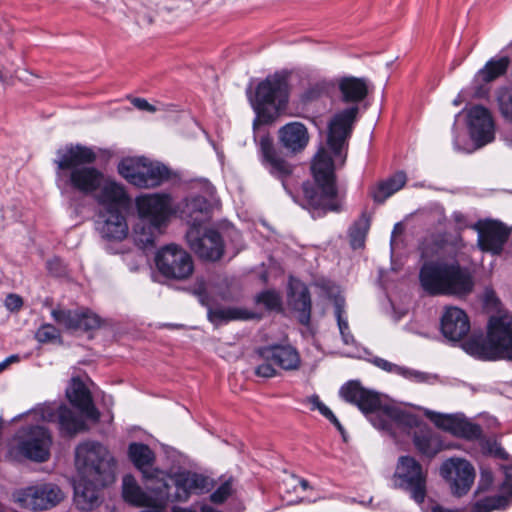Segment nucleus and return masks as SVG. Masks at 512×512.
<instances>
[{"label":"nucleus","mask_w":512,"mask_h":512,"mask_svg":"<svg viewBox=\"0 0 512 512\" xmlns=\"http://www.w3.org/2000/svg\"><path fill=\"white\" fill-rule=\"evenodd\" d=\"M51 444V435L43 426L22 427L11 440L7 457L13 461L45 462L50 456Z\"/></svg>","instance_id":"10"},{"label":"nucleus","mask_w":512,"mask_h":512,"mask_svg":"<svg viewBox=\"0 0 512 512\" xmlns=\"http://www.w3.org/2000/svg\"><path fill=\"white\" fill-rule=\"evenodd\" d=\"M340 396L346 402L356 405L375 428L393 436H396L397 430L408 432L419 426L418 416L383 400L379 393L364 388L359 381L344 384Z\"/></svg>","instance_id":"2"},{"label":"nucleus","mask_w":512,"mask_h":512,"mask_svg":"<svg viewBox=\"0 0 512 512\" xmlns=\"http://www.w3.org/2000/svg\"><path fill=\"white\" fill-rule=\"evenodd\" d=\"M413 444L416 450L428 459H433L446 448L441 436L428 427H421L414 433Z\"/></svg>","instance_id":"29"},{"label":"nucleus","mask_w":512,"mask_h":512,"mask_svg":"<svg viewBox=\"0 0 512 512\" xmlns=\"http://www.w3.org/2000/svg\"><path fill=\"white\" fill-rule=\"evenodd\" d=\"M128 454L133 464L143 473L146 479H156L159 483L158 486L164 488L169 487V482L166 480V474L160 470H151L155 460L154 452L149 446L143 443H131L129 445Z\"/></svg>","instance_id":"23"},{"label":"nucleus","mask_w":512,"mask_h":512,"mask_svg":"<svg viewBox=\"0 0 512 512\" xmlns=\"http://www.w3.org/2000/svg\"><path fill=\"white\" fill-rule=\"evenodd\" d=\"M308 402L311 404L312 410H317L318 407L322 404L318 395H312L308 398Z\"/></svg>","instance_id":"54"},{"label":"nucleus","mask_w":512,"mask_h":512,"mask_svg":"<svg viewBox=\"0 0 512 512\" xmlns=\"http://www.w3.org/2000/svg\"><path fill=\"white\" fill-rule=\"evenodd\" d=\"M167 482L170 481L175 486L174 495L170 494V501H179L185 502L189 499L191 494H194L191 488V484L188 483L189 480L186 471L175 473L174 475L167 476Z\"/></svg>","instance_id":"38"},{"label":"nucleus","mask_w":512,"mask_h":512,"mask_svg":"<svg viewBox=\"0 0 512 512\" xmlns=\"http://www.w3.org/2000/svg\"><path fill=\"white\" fill-rule=\"evenodd\" d=\"M325 418L329 421L334 418V413L322 402V404L317 409Z\"/></svg>","instance_id":"53"},{"label":"nucleus","mask_w":512,"mask_h":512,"mask_svg":"<svg viewBox=\"0 0 512 512\" xmlns=\"http://www.w3.org/2000/svg\"><path fill=\"white\" fill-rule=\"evenodd\" d=\"M290 305L297 312L298 321L308 325L311 318V298L309 290L302 287L300 291H292L290 294Z\"/></svg>","instance_id":"36"},{"label":"nucleus","mask_w":512,"mask_h":512,"mask_svg":"<svg viewBox=\"0 0 512 512\" xmlns=\"http://www.w3.org/2000/svg\"><path fill=\"white\" fill-rule=\"evenodd\" d=\"M430 419L438 428L455 437L470 441L482 437L481 427L478 424L471 423L461 415L433 413Z\"/></svg>","instance_id":"21"},{"label":"nucleus","mask_w":512,"mask_h":512,"mask_svg":"<svg viewBox=\"0 0 512 512\" xmlns=\"http://www.w3.org/2000/svg\"><path fill=\"white\" fill-rule=\"evenodd\" d=\"M14 498L23 509L47 510L63 499V493L56 485L42 484L20 489L14 493Z\"/></svg>","instance_id":"16"},{"label":"nucleus","mask_w":512,"mask_h":512,"mask_svg":"<svg viewBox=\"0 0 512 512\" xmlns=\"http://www.w3.org/2000/svg\"><path fill=\"white\" fill-rule=\"evenodd\" d=\"M509 65L510 59L507 56L492 58L476 73L473 82L475 84L490 83L504 75Z\"/></svg>","instance_id":"35"},{"label":"nucleus","mask_w":512,"mask_h":512,"mask_svg":"<svg viewBox=\"0 0 512 512\" xmlns=\"http://www.w3.org/2000/svg\"><path fill=\"white\" fill-rule=\"evenodd\" d=\"M96 225L101 236L112 241L124 240L129 232L126 218L119 209H102Z\"/></svg>","instance_id":"22"},{"label":"nucleus","mask_w":512,"mask_h":512,"mask_svg":"<svg viewBox=\"0 0 512 512\" xmlns=\"http://www.w3.org/2000/svg\"><path fill=\"white\" fill-rule=\"evenodd\" d=\"M288 97V75L285 72H276L259 82L250 100L258 117L264 122H271L286 106Z\"/></svg>","instance_id":"9"},{"label":"nucleus","mask_w":512,"mask_h":512,"mask_svg":"<svg viewBox=\"0 0 512 512\" xmlns=\"http://www.w3.org/2000/svg\"><path fill=\"white\" fill-rule=\"evenodd\" d=\"M155 264L162 276L173 280H186L194 272L191 255L176 244L161 248L155 257Z\"/></svg>","instance_id":"13"},{"label":"nucleus","mask_w":512,"mask_h":512,"mask_svg":"<svg viewBox=\"0 0 512 512\" xmlns=\"http://www.w3.org/2000/svg\"><path fill=\"white\" fill-rule=\"evenodd\" d=\"M258 356L264 361H272L286 371L300 368L301 357L297 349L291 345H269L257 349Z\"/></svg>","instance_id":"24"},{"label":"nucleus","mask_w":512,"mask_h":512,"mask_svg":"<svg viewBox=\"0 0 512 512\" xmlns=\"http://www.w3.org/2000/svg\"><path fill=\"white\" fill-rule=\"evenodd\" d=\"M321 91L322 89L320 88L319 85H315L311 88H309L306 92H305V99L307 100H313V99H316L320 96L321 94Z\"/></svg>","instance_id":"52"},{"label":"nucleus","mask_w":512,"mask_h":512,"mask_svg":"<svg viewBox=\"0 0 512 512\" xmlns=\"http://www.w3.org/2000/svg\"><path fill=\"white\" fill-rule=\"evenodd\" d=\"M478 231V246L484 252L499 255L507 242L511 230L500 221L486 220L475 226Z\"/></svg>","instance_id":"18"},{"label":"nucleus","mask_w":512,"mask_h":512,"mask_svg":"<svg viewBox=\"0 0 512 512\" xmlns=\"http://www.w3.org/2000/svg\"><path fill=\"white\" fill-rule=\"evenodd\" d=\"M131 102L134 105V107H136L137 109L142 110V111H148V112L154 113L157 110L155 106L150 104L144 98H133Z\"/></svg>","instance_id":"51"},{"label":"nucleus","mask_w":512,"mask_h":512,"mask_svg":"<svg viewBox=\"0 0 512 512\" xmlns=\"http://www.w3.org/2000/svg\"><path fill=\"white\" fill-rule=\"evenodd\" d=\"M119 174L130 184L139 188H154L168 179V169L148 159L125 158L118 165Z\"/></svg>","instance_id":"11"},{"label":"nucleus","mask_w":512,"mask_h":512,"mask_svg":"<svg viewBox=\"0 0 512 512\" xmlns=\"http://www.w3.org/2000/svg\"><path fill=\"white\" fill-rule=\"evenodd\" d=\"M466 349L479 359L512 361V315L490 317L486 338L469 341Z\"/></svg>","instance_id":"8"},{"label":"nucleus","mask_w":512,"mask_h":512,"mask_svg":"<svg viewBox=\"0 0 512 512\" xmlns=\"http://www.w3.org/2000/svg\"><path fill=\"white\" fill-rule=\"evenodd\" d=\"M190 249L202 260L217 261L224 254V242L215 229L190 227L186 233Z\"/></svg>","instance_id":"15"},{"label":"nucleus","mask_w":512,"mask_h":512,"mask_svg":"<svg viewBox=\"0 0 512 512\" xmlns=\"http://www.w3.org/2000/svg\"><path fill=\"white\" fill-rule=\"evenodd\" d=\"M209 212V201L200 195L186 199L181 211L182 216L187 219L190 227H200V224L208 219Z\"/></svg>","instance_id":"32"},{"label":"nucleus","mask_w":512,"mask_h":512,"mask_svg":"<svg viewBox=\"0 0 512 512\" xmlns=\"http://www.w3.org/2000/svg\"><path fill=\"white\" fill-rule=\"evenodd\" d=\"M432 512H459L457 510L448 509L440 505H436L432 508Z\"/></svg>","instance_id":"59"},{"label":"nucleus","mask_w":512,"mask_h":512,"mask_svg":"<svg viewBox=\"0 0 512 512\" xmlns=\"http://www.w3.org/2000/svg\"><path fill=\"white\" fill-rule=\"evenodd\" d=\"M369 228L370 218L363 213L349 230L350 244L353 249L362 248L364 246Z\"/></svg>","instance_id":"39"},{"label":"nucleus","mask_w":512,"mask_h":512,"mask_svg":"<svg viewBox=\"0 0 512 512\" xmlns=\"http://www.w3.org/2000/svg\"><path fill=\"white\" fill-rule=\"evenodd\" d=\"M280 144L292 153L302 151L308 144L309 134L304 124L290 122L278 131Z\"/></svg>","instance_id":"28"},{"label":"nucleus","mask_w":512,"mask_h":512,"mask_svg":"<svg viewBox=\"0 0 512 512\" xmlns=\"http://www.w3.org/2000/svg\"><path fill=\"white\" fill-rule=\"evenodd\" d=\"M57 180L83 194L97 191L104 179L103 173L92 164L97 155L90 147L70 144L57 150Z\"/></svg>","instance_id":"3"},{"label":"nucleus","mask_w":512,"mask_h":512,"mask_svg":"<svg viewBox=\"0 0 512 512\" xmlns=\"http://www.w3.org/2000/svg\"><path fill=\"white\" fill-rule=\"evenodd\" d=\"M470 330V322L466 313L457 307L446 308L441 318V331L451 341H459Z\"/></svg>","instance_id":"26"},{"label":"nucleus","mask_w":512,"mask_h":512,"mask_svg":"<svg viewBox=\"0 0 512 512\" xmlns=\"http://www.w3.org/2000/svg\"><path fill=\"white\" fill-rule=\"evenodd\" d=\"M440 475L448 483L451 493L461 497L471 489L475 480V469L466 459L451 457L440 466Z\"/></svg>","instance_id":"14"},{"label":"nucleus","mask_w":512,"mask_h":512,"mask_svg":"<svg viewBox=\"0 0 512 512\" xmlns=\"http://www.w3.org/2000/svg\"><path fill=\"white\" fill-rule=\"evenodd\" d=\"M261 163L268 172L282 182L284 189L292 195L288 187V179L292 175L293 166L276 151L270 136H262L259 142Z\"/></svg>","instance_id":"17"},{"label":"nucleus","mask_w":512,"mask_h":512,"mask_svg":"<svg viewBox=\"0 0 512 512\" xmlns=\"http://www.w3.org/2000/svg\"><path fill=\"white\" fill-rule=\"evenodd\" d=\"M17 356H10L0 363V372H2L11 362L16 361Z\"/></svg>","instance_id":"57"},{"label":"nucleus","mask_w":512,"mask_h":512,"mask_svg":"<svg viewBox=\"0 0 512 512\" xmlns=\"http://www.w3.org/2000/svg\"><path fill=\"white\" fill-rule=\"evenodd\" d=\"M469 134L477 148L492 142L495 126L490 111L480 105L473 106L467 114Z\"/></svg>","instance_id":"19"},{"label":"nucleus","mask_w":512,"mask_h":512,"mask_svg":"<svg viewBox=\"0 0 512 512\" xmlns=\"http://www.w3.org/2000/svg\"><path fill=\"white\" fill-rule=\"evenodd\" d=\"M66 396L70 403L82 411L88 418L98 420L99 412L92 402V397L79 378H73L66 389Z\"/></svg>","instance_id":"27"},{"label":"nucleus","mask_w":512,"mask_h":512,"mask_svg":"<svg viewBox=\"0 0 512 512\" xmlns=\"http://www.w3.org/2000/svg\"><path fill=\"white\" fill-rule=\"evenodd\" d=\"M343 312H344V310H343L342 305L339 302H337L336 303L335 313H336L338 327H339V330H340L343 342L346 345H349V344H352L354 342V338H353V335L351 334V332L349 330V326H348L347 320L343 319V317H342Z\"/></svg>","instance_id":"43"},{"label":"nucleus","mask_w":512,"mask_h":512,"mask_svg":"<svg viewBox=\"0 0 512 512\" xmlns=\"http://www.w3.org/2000/svg\"><path fill=\"white\" fill-rule=\"evenodd\" d=\"M406 181L407 176L403 171L396 172L371 187L370 195L374 202L382 204L393 194L401 190L405 186Z\"/></svg>","instance_id":"31"},{"label":"nucleus","mask_w":512,"mask_h":512,"mask_svg":"<svg viewBox=\"0 0 512 512\" xmlns=\"http://www.w3.org/2000/svg\"><path fill=\"white\" fill-rule=\"evenodd\" d=\"M371 362L378 368L390 372L395 373L399 375V372L401 371V366H398L394 363L389 362L388 360H385L380 357H375L371 360Z\"/></svg>","instance_id":"49"},{"label":"nucleus","mask_w":512,"mask_h":512,"mask_svg":"<svg viewBox=\"0 0 512 512\" xmlns=\"http://www.w3.org/2000/svg\"><path fill=\"white\" fill-rule=\"evenodd\" d=\"M498 104L502 116L512 122V90L502 91L498 96Z\"/></svg>","instance_id":"45"},{"label":"nucleus","mask_w":512,"mask_h":512,"mask_svg":"<svg viewBox=\"0 0 512 512\" xmlns=\"http://www.w3.org/2000/svg\"><path fill=\"white\" fill-rule=\"evenodd\" d=\"M233 479L230 477L210 495V501L215 504H222L233 493Z\"/></svg>","instance_id":"41"},{"label":"nucleus","mask_w":512,"mask_h":512,"mask_svg":"<svg viewBox=\"0 0 512 512\" xmlns=\"http://www.w3.org/2000/svg\"><path fill=\"white\" fill-rule=\"evenodd\" d=\"M337 87L339 100L347 104V107L338 110L328 124L327 144L335 156L340 155L347 144L359 113V104L366 99L370 91L367 79L354 76L340 78Z\"/></svg>","instance_id":"4"},{"label":"nucleus","mask_w":512,"mask_h":512,"mask_svg":"<svg viewBox=\"0 0 512 512\" xmlns=\"http://www.w3.org/2000/svg\"><path fill=\"white\" fill-rule=\"evenodd\" d=\"M422 288L430 295L466 296L474 288L470 271L458 261H426L419 273Z\"/></svg>","instance_id":"6"},{"label":"nucleus","mask_w":512,"mask_h":512,"mask_svg":"<svg viewBox=\"0 0 512 512\" xmlns=\"http://www.w3.org/2000/svg\"><path fill=\"white\" fill-rule=\"evenodd\" d=\"M57 417L61 431L68 435L76 434L84 429L83 420L65 405L57 408Z\"/></svg>","instance_id":"37"},{"label":"nucleus","mask_w":512,"mask_h":512,"mask_svg":"<svg viewBox=\"0 0 512 512\" xmlns=\"http://www.w3.org/2000/svg\"><path fill=\"white\" fill-rule=\"evenodd\" d=\"M330 422L337 428V430L342 434L344 435L345 433V429L344 427L342 426V424L339 422V420L337 419L336 416H334V418H332L330 420Z\"/></svg>","instance_id":"58"},{"label":"nucleus","mask_w":512,"mask_h":512,"mask_svg":"<svg viewBox=\"0 0 512 512\" xmlns=\"http://www.w3.org/2000/svg\"><path fill=\"white\" fill-rule=\"evenodd\" d=\"M299 484L304 490L309 488V482L305 479H299Z\"/></svg>","instance_id":"60"},{"label":"nucleus","mask_w":512,"mask_h":512,"mask_svg":"<svg viewBox=\"0 0 512 512\" xmlns=\"http://www.w3.org/2000/svg\"><path fill=\"white\" fill-rule=\"evenodd\" d=\"M292 197H293V199H294V202H298V200L296 199V197H295V196H293V195H292Z\"/></svg>","instance_id":"61"},{"label":"nucleus","mask_w":512,"mask_h":512,"mask_svg":"<svg viewBox=\"0 0 512 512\" xmlns=\"http://www.w3.org/2000/svg\"><path fill=\"white\" fill-rule=\"evenodd\" d=\"M99 189L96 200L103 209L121 210L126 205L128 197L123 186L119 183L107 180L104 183L102 182Z\"/></svg>","instance_id":"30"},{"label":"nucleus","mask_w":512,"mask_h":512,"mask_svg":"<svg viewBox=\"0 0 512 512\" xmlns=\"http://www.w3.org/2000/svg\"><path fill=\"white\" fill-rule=\"evenodd\" d=\"M139 222L134 227L135 240L143 247L153 245L157 234L177 210L167 194H145L136 198Z\"/></svg>","instance_id":"7"},{"label":"nucleus","mask_w":512,"mask_h":512,"mask_svg":"<svg viewBox=\"0 0 512 512\" xmlns=\"http://www.w3.org/2000/svg\"><path fill=\"white\" fill-rule=\"evenodd\" d=\"M311 169L315 182L303 183V199L299 202L300 205L308 209L313 217H319L329 211H340L334 163L324 149L314 157Z\"/></svg>","instance_id":"5"},{"label":"nucleus","mask_w":512,"mask_h":512,"mask_svg":"<svg viewBox=\"0 0 512 512\" xmlns=\"http://www.w3.org/2000/svg\"><path fill=\"white\" fill-rule=\"evenodd\" d=\"M40 343H47L60 338V331L52 324H43L35 334Z\"/></svg>","instance_id":"44"},{"label":"nucleus","mask_w":512,"mask_h":512,"mask_svg":"<svg viewBox=\"0 0 512 512\" xmlns=\"http://www.w3.org/2000/svg\"><path fill=\"white\" fill-rule=\"evenodd\" d=\"M186 473L189 478L187 481L189 484H191V488L194 494H204L210 492L215 486L214 480L208 476L190 471H186Z\"/></svg>","instance_id":"40"},{"label":"nucleus","mask_w":512,"mask_h":512,"mask_svg":"<svg viewBox=\"0 0 512 512\" xmlns=\"http://www.w3.org/2000/svg\"><path fill=\"white\" fill-rule=\"evenodd\" d=\"M503 140L505 144L512 149V128L504 133Z\"/></svg>","instance_id":"56"},{"label":"nucleus","mask_w":512,"mask_h":512,"mask_svg":"<svg viewBox=\"0 0 512 512\" xmlns=\"http://www.w3.org/2000/svg\"><path fill=\"white\" fill-rule=\"evenodd\" d=\"M41 417L45 421H51L53 417V409L51 407L42 408Z\"/></svg>","instance_id":"55"},{"label":"nucleus","mask_w":512,"mask_h":512,"mask_svg":"<svg viewBox=\"0 0 512 512\" xmlns=\"http://www.w3.org/2000/svg\"><path fill=\"white\" fill-rule=\"evenodd\" d=\"M503 493L477 498L471 512H493L506 510L512 504V469L506 470V480L501 487Z\"/></svg>","instance_id":"25"},{"label":"nucleus","mask_w":512,"mask_h":512,"mask_svg":"<svg viewBox=\"0 0 512 512\" xmlns=\"http://www.w3.org/2000/svg\"><path fill=\"white\" fill-rule=\"evenodd\" d=\"M254 313L240 307H211L208 306V320L215 326H221L230 321L248 320Z\"/></svg>","instance_id":"33"},{"label":"nucleus","mask_w":512,"mask_h":512,"mask_svg":"<svg viewBox=\"0 0 512 512\" xmlns=\"http://www.w3.org/2000/svg\"><path fill=\"white\" fill-rule=\"evenodd\" d=\"M399 375L403 376L404 378L410 379L412 381L422 383L429 380L430 376L427 373L409 369L406 367L401 366V371L399 372Z\"/></svg>","instance_id":"47"},{"label":"nucleus","mask_w":512,"mask_h":512,"mask_svg":"<svg viewBox=\"0 0 512 512\" xmlns=\"http://www.w3.org/2000/svg\"><path fill=\"white\" fill-rule=\"evenodd\" d=\"M5 307L11 312H18L23 306V299L18 294H8L4 301Z\"/></svg>","instance_id":"50"},{"label":"nucleus","mask_w":512,"mask_h":512,"mask_svg":"<svg viewBox=\"0 0 512 512\" xmlns=\"http://www.w3.org/2000/svg\"><path fill=\"white\" fill-rule=\"evenodd\" d=\"M395 486L407 491L418 504H422L427 493V471L412 456H401L394 472Z\"/></svg>","instance_id":"12"},{"label":"nucleus","mask_w":512,"mask_h":512,"mask_svg":"<svg viewBox=\"0 0 512 512\" xmlns=\"http://www.w3.org/2000/svg\"><path fill=\"white\" fill-rule=\"evenodd\" d=\"M263 363L259 364L256 369H255V374L259 377H264V378H271V377H274L276 376V370L273 366V362L272 361H264L262 360Z\"/></svg>","instance_id":"48"},{"label":"nucleus","mask_w":512,"mask_h":512,"mask_svg":"<svg viewBox=\"0 0 512 512\" xmlns=\"http://www.w3.org/2000/svg\"><path fill=\"white\" fill-rule=\"evenodd\" d=\"M494 482V476L492 471L488 467L482 466L480 468V478L478 481V487L476 490V494L481 492H486L490 490Z\"/></svg>","instance_id":"46"},{"label":"nucleus","mask_w":512,"mask_h":512,"mask_svg":"<svg viewBox=\"0 0 512 512\" xmlns=\"http://www.w3.org/2000/svg\"><path fill=\"white\" fill-rule=\"evenodd\" d=\"M75 464L81 478L74 486V500L79 509L90 511L100 503V488L115 481V462L105 446L87 441L76 447Z\"/></svg>","instance_id":"1"},{"label":"nucleus","mask_w":512,"mask_h":512,"mask_svg":"<svg viewBox=\"0 0 512 512\" xmlns=\"http://www.w3.org/2000/svg\"><path fill=\"white\" fill-rule=\"evenodd\" d=\"M55 322L67 331H89L100 326L99 317L87 309L56 308L51 311Z\"/></svg>","instance_id":"20"},{"label":"nucleus","mask_w":512,"mask_h":512,"mask_svg":"<svg viewBox=\"0 0 512 512\" xmlns=\"http://www.w3.org/2000/svg\"><path fill=\"white\" fill-rule=\"evenodd\" d=\"M151 492L153 493V491ZM154 494L156 495L155 492ZM122 495L126 502L134 506H151L156 500V496L153 497L141 489L132 475H125L123 477Z\"/></svg>","instance_id":"34"},{"label":"nucleus","mask_w":512,"mask_h":512,"mask_svg":"<svg viewBox=\"0 0 512 512\" xmlns=\"http://www.w3.org/2000/svg\"><path fill=\"white\" fill-rule=\"evenodd\" d=\"M257 302L263 304L269 310L281 308V297L274 290H266L257 296Z\"/></svg>","instance_id":"42"}]
</instances>
